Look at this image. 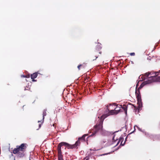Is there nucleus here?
Listing matches in <instances>:
<instances>
[{"label":"nucleus","mask_w":160,"mask_h":160,"mask_svg":"<svg viewBox=\"0 0 160 160\" xmlns=\"http://www.w3.org/2000/svg\"><path fill=\"white\" fill-rule=\"evenodd\" d=\"M112 107H113L114 109L111 110L109 112L108 114H104L102 116L100 119V123L98 125H96L94 126V128H96L98 130H100L102 128V123L103 120L107 117L110 115L116 114H118L121 110L120 108H122L125 111L126 114L127 113V109L126 106H123V107H121L120 106H116L115 105H110L109 107V109L112 108Z\"/></svg>","instance_id":"f257e3e1"},{"label":"nucleus","mask_w":160,"mask_h":160,"mask_svg":"<svg viewBox=\"0 0 160 160\" xmlns=\"http://www.w3.org/2000/svg\"><path fill=\"white\" fill-rule=\"evenodd\" d=\"M79 143V144L80 142L79 141H77L75 144L73 145H70L68 143H67L62 142L60 143L59 144L58 146V154H60L61 153V147L62 146H65L67 147L68 148H71L72 149L75 147V146L78 144Z\"/></svg>","instance_id":"f03ea898"},{"label":"nucleus","mask_w":160,"mask_h":160,"mask_svg":"<svg viewBox=\"0 0 160 160\" xmlns=\"http://www.w3.org/2000/svg\"><path fill=\"white\" fill-rule=\"evenodd\" d=\"M27 146L25 143H22L20 146H17L16 148L13 150L14 154L19 153L21 152H23Z\"/></svg>","instance_id":"7ed1b4c3"},{"label":"nucleus","mask_w":160,"mask_h":160,"mask_svg":"<svg viewBox=\"0 0 160 160\" xmlns=\"http://www.w3.org/2000/svg\"><path fill=\"white\" fill-rule=\"evenodd\" d=\"M87 134H85V135H83L81 138H79L78 140L77 141H79V142L80 143H79H79H78V145H77V144L75 146V147L74 148H76L77 146H78V145H79L80 144V142L79 141V140H84L85 137V136H87Z\"/></svg>","instance_id":"20e7f679"},{"label":"nucleus","mask_w":160,"mask_h":160,"mask_svg":"<svg viewBox=\"0 0 160 160\" xmlns=\"http://www.w3.org/2000/svg\"><path fill=\"white\" fill-rule=\"evenodd\" d=\"M137 100V104L138 105L139 109H140V108L142 107V102L141 98H139V99H138Z\"/></svg>","instance_id":"39448f33"},{"label":"nucleus","mask_w":160,"mask_h":160,"mask_svg":"<svg viewBox=\"0 0 160 160\" xmlns=\"http://www.w3.org/2000/svg\"><path fill=\"white\" fill-rule=\"evenodd\" d=\"M46 115V110H44L43 111V118H42V120L41 121H38V122H41L42 123L43 122V120L44 118V116H45Z\"/></svg>","instance_id":"423d86ee"},{"label":"nucleus","mask_w":160,"mask_h":160,"mask_svg":"<svg viewBox=\"0 0 160 160\" xmlns=\"http://www.w3.org/2000/svg\"><path fill=\"white\" fill-rule=\"evenodd\" d=\"M37 75L38 74L37 73H34L33 74H31V79H34L37 77Z\"/></svg>","instance_id":"0eeeda50"},{"label":"nucleus","mask_w":160,"mask_h":160,"mask_svg":"<svg viewBox=\"0 0 160 160\" xmlns=\"http://www.w3.org/2000/svg\"><path fill=\"white\" fill-rule=\"evenodd\" d=\"M58 160H63L62 159V155L61 154V153L60 154H58Z\"/></svg>","instance_id":"6e6552de"},{"label":"nucleus","mask_w":160,"mask_h":160,"mask_svg":"<svg viewBox=\"0 0 160 160\" xmlns=\"http://www.w3.org/2000/svg\"><path fill=\"white\" fill-rule=\"evenodd\" d=\"M136 94L137 96V98L138 99H139V98H141L140 95L138 93H137L136 92Z\"/></svg>","instance_id":"1a4fd4ad"},{"label":"nucleus","mask_w":160,"mask_h":160,"mask_svg":"<svg viewBox=\"0 0 160 160\" xmlns=\"http://www.w3.org/2000/svg\"><path fill=\"white\" fill-rule=\"evenodd\" d=\"M158 73H159V72H155V73H154L155 75H153V76H151V77H156V76H157L158 75Z\"/></svg>","instance_id":"9d476101"},{"label":"nucleus","mask_w":160,"mask_h":160,"mask_svg":"<svg viewBox=\"0 0 160 160\" xmlns=\"http://www.w3.org/2000/svg\"><path fill=\"white\" fill-rule=\"evenodd\" d=\"M151 74V73L150 72H148L146 73L145 74V76L146 77H148L149 75H150Z\"/></svg>","instance_id":"9b49d317"},{"label":"nucleus","mask_w":160,"mask_h":160,"mask_svg":"<svg viewBox=\"0 0 160 160\" xmlns=\"http://www.w3.org/2000/svg\"><path fill=\"white\" fill-rule=\"evenodd\" d=\"M83 67V68H84V67L82 65H80L78 66V68L79 70H80V67Z\"/></svg>","instance_id":"f8f14e48"},{"label":"nucleus","mask_w":160,"mask_h":160,"mask_svg":"<svg viewBox=\"0 0 160 160\" xmlns=\"http://www.w3.org/2000/svg\"><path fill=\"white\" fill-rule=\"evenodd\" d=\"M131 56H134L135 55V53L134 52H132L130 53Z\"/></svg>","instance_id":"ddd939ff"},{"label":"nucleus","mask_w":160,"mask_h":160,"mask_svg":"<svg viewBox=\"0 0 160 160\" xmlns=\"http://www.w3.org/2000/svg\"><path fill=\"white\" fill-rule=\"evenodd\" d=\"M150 72L151 73V74L150 75H152V76L153 75H155L154 73L152 72Z\"/></svg>","instance_id":"4468645a"},{"label":"nucleus","mask_w":160,"mask_h":160,"mask_svg":"<svg viewBox=\"0 0 160 160\" xmlns=\"http://www.w3.org/2000/svg\"><path fill=\"white\" fill-rule=\"evenodd\" d=\"M135 127H136L138 128L139 130L140 131H141V129L140 128H139L137 126H136Z\"/></svg>","instance_id":"2eb2a0df"},{"label":"nucleus","mask_w":160,"mask_h":160,"mask_svg":"<svg viewBox=\"0 0 160 160\" xmlns=\"http://www.w3.org/2000/svg\"><path fill=\"white\" fill-rule=\"evenodd\" d=\"M25 77L27 78H29L30 77V76L29 75H27L25 76Z\"/></svg>","instance_id":"dca6fc26"},{"label":"nucleus","mask_w":160,"mask_h":160,"mask_svg":"<svg viewBox=\"0 0 160 160\" xmlns=\"http://www.w3.org/2000/svg\"><path fill=\"white\" fill-rule=\"evenodd\" d=\"M23 156V154L22 153H21V155H20V157H22Z\"/></svg>","instance_id":"f3484780"},{"label":"nucleus","mask_w":160,"mask_h":160,"mask_svg":"<svg viewBox=\"0 0 160 160\" xmlns=\"http://www.w3.org/2000/svg\"><path fill=\"white\" fill-rule=\"evenodd\" d=\"M22 77H25V76H22Z\"/></svg>","instance_id":"a211bd4d"},{"label":"nucleus","mask_w":160,"mask_h":160,"mask_svg":"<svg viewBox=\"0 0 160 160\" xmlns=\"http://www.w3.org/2000/svg\"><path fill=\"white\" fill-rule=\"evenodd\" d=\"M33 79V80H32V81H35V80H34V79Z\"/></svg>","instance_id":"6ab92c4d"},{"label":"nucleus","mask_w":160,"mask_h":160,"mask_svg":"<svg viewBox=\"0 0 160 160\" xmlns=\"http://www.w3.org/2000/svg\"><path fill=\"white\" fill-rule=\"evenodd\" d=\"M145 83H150V82H145Z\"/></svg>","instance_id":"aec40b11"},{"label":"nucleus","mask_w":160,"mask_h":160,"mask_svg":"<svg viewBox=\"0 0 160 160\" xmlns=\"http://www.w3.org/2000/svg\"><path fill=\"white\" fill-rule=\"evenodd\" d=\"M40 127H41V125L39 124V127L40 128Z\"/></svg>","instance_id":"412c9836"},{"label":"nucleus","mask_w":160,"mask_h":160,"mask_svg":"<svg viewBox=\"0 0 160 160\" xmlns=\"http://www.w3.org/2000/svg\"><path fill=\"white\" fill-rule=\"evenodd\" d=\"M53 127H54V124H53Z\"/></svg>","instance_id":"4be33fe9"},{"label":"nucleus","mask_w":160,"mask_h":160,"mask_svg":"<svg viewBox=\"0 0 160 160\" xmlns=\"http://www.w3.org/2000/svg\"><path fill=\"white\" fill-rule=\"evenodd\" d=\"M86 160H88V158H87Z\"/></svg>","instance_id":"5701e85b"},{"label":"nucleus","mask_w":160,"mask_h":160,"mask_svg":"<svg viewBox=\"0 0 160 160\" xmlns=\"http://www.w3.org/2000/svg\"><path fill=\"white\" fill-rule=\"evenodd\" d=\"M114 137H113V138L112 139H114Z\"/></svg>","instance_id":"b1692460"},{"label":"nucleus","mask_w":160,"mask_h":160,"mask_svg":"<svg viewBox=\"0 0 160 160\" xmlns=\"http://www.w3.org/2000/svg\"><path fill=\"white\" fill-rule=\"evenodd\" d=\"M97 58H98V57H96V59Z\"/></svg>","instance_id":"393cba45"}]
</instances>
